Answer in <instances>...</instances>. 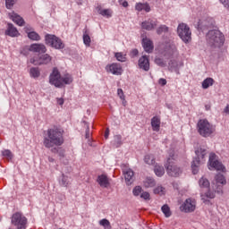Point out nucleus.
<instances>
[{
	"label": "nucleus",
	"instance_id": "nucleus-36",
	"mask_svg": "<svg viewBox=\"0 0 229 229\" xmlns=\"http://www.w3.org/2000/svg\"><path fill=\"white\" fill-rule=\"evenodd\" d=\"M27 33H28V37L30 40H36V41L40 40V36L38 35V33H37L35 31L27 32Z\"/></svg>",
	"mask_w": 229,
	"mask_h": 229
},
{
	"label": "nucleus",
	"instance_id": "nucleus-46",
	"mask_svg": "<svg viewBox=\"0 0 229 229\" xmlns=\"http://www.w3.org/2000/svg\"><path fill=\"white\" fill-rule=\"evenodd\" d=\"M167 51H168L169 55H174V53H176V51H177L176 46L170 45L169 49Z\"/></svg>",
	"mask_w": 229,
	"mask_h": 229
},
{
	"label": "nucleus",
	"instance_id": "nucleus-31",
	"mask_svg": "<svg viewBox=\"0 0 229 229\" xmlns=\"http://www.w3.org/2000/svg\"><path fill=\"white\" fill-rule=\"evenodd\" d=\"M154 173L155 174L160 177V176H164V174H165V170L164 169V166L156 165L154 168Z\"/></svg>",
	"mask_w": 229,
	"mask_h": 229
},
{
	"label": "nucleus",
	"instance_id": "nucleus-49",
	"mask_svg": "<svg viewBox=\"0 0 229 229\" xmlns=\"http://www.w3.org/2000/svg\"><path fill=\"white\" fill-rule=\"evenodd\" d=\"M155 62H156V64H157V65H160L161 67H164V61H162V59L157 58V59L155 60Z\"/></svg>",
	"mask_w": 229,
	"mask_h": 229
},
{
	"label": "nucleus",
	"instance_id": "nucleus-16",
	"mask_svg": "<svg viewBox=\"0 0 229 229\" xmlns=\"http://www.w3.org/2000/svg\"><path fill=\"white\" fill-rule=\"evenodd\" d=\"M123 174H124L126 184L131 185L135 180V174L133 173V170L130 168H124Z\"/></svg>",
	"mask_w": 229,
	"mask_h": 229
},
{
	"label": "nucleus",
	"instance_id": "nucleus-34",
	"mask_svg": "<svg viewBox=\"0 0 229 229\" xmlns=\"http://www.w3.org/2000/svg\"><path fill=\"white\" fill-rule=\"evenodd\" d=\"M30 74L31 78H38V76H40V70H38V68L32 67L30 70Z\"/></svg>",
	"mask_w": 229,
	"mask_h": 229
},
{
	"label": "nucleus",
	"instance_id": "nucleus-44",
	"mask_svg": "<svg viewBox=\"0 0 229 229\" xmlns=\"http://www.w3.org/2000/svg\"><path fill=\"white\" fill-rule=\"evenodd\" d=\"M83 42L85 46H90V36H89L88 34H84Z\"/></svg>",
	"mask_w": 229,
	"mask_h": 229
},
{
	"label": "nucleus",
	"instance_id": "nucleus-21",
	"mask_svg": "<svg viewBox=\"0 0 229 229\" xmlns=\"http://www.w3.org/2000/svg\"><path fill=\"white\" fill-rule=\"evenodd\" d=\"M97 182L100 185V187H103L104 189H106V187L110 185L108 177L105 174L98 175Z\"/></svg>",
	"mask_w": 229,
	"mask_h": 229
},
{
	"label": "nucleus",
	"instance_id": "nucleus-55",
	"mask_svg": "<svg viewBox=\"0 0 229 229\" xmlns=\"http://www.w3.org/2000/svg\"><path fill=\"white\" fill-rule=\"evenodd\" d=\"M225 114H229V105L224 109Z\"/></svg>",
	"mask_w": 229,
	"mask_h": 229
},
{
	"label": "nucleus",
	"instance_id": "nucleus-25",
	"mask_svg": "<svg viewBox=\"0 0 229 229\" xmlns=\"http://www.w3.org/2000/svg\"><path fill=\"white\" fill-rule=\"evenodd\" d=\"M155 185H157V182L155 181V179H153L151 177H147L143 181V186L145 187V189H149L151 187H155Z\"/></svg>",
	"mask_w": 229,
	"mask_h": 229
},
{
	"label": "nucleus",
	"instance_id": "nucleus-1",
	"mask_svg": "<svg viewBox=\"0 0 229 229\" xmlns=\"http://www.w3.org/2000/svg\"><path fill=\"white\" fill-rule=\"evenodd\" d=\"M64 133V129L58 127L48 129L47 131V137H45L43 140L45 148L51 149V148L62 146L64 142H65Z\"/></svg>",
	"mask_w": 229,
	"mask_h": 229
},
{
	"label": "nucleus",
	"instance_id": "nucleus-17",
	"mask_svg": "<svg viewBox=\"0 0 229 229\" xmlns=\"http://www.w3.org/2000/svg\"><path fill=\"white\" fill-rule=\"evenodd\" d=\"M138 65L142 71H149V58L146 55H142L138 61Z\"/></svg>",
	"mask_w": 229,
	"mask_h": 229
},
{
	"label": "nucleus",
	"instance_id": "nucleus-2",
	"mask_svg": "<svg viewBox=\"0 0 229 229\" xmlns=\"http://www.w3.org/2000/svg\"><path fill=\"white\" fill-rule=\"evenodd\" d=\"M223 185H226V179L225 175L218 174L215 176V180L212 182L211 188L208 189V192L201 193L202 201L206 203L208 199H214L216 192L218 194L223 192Z\"/></svg>",
	"mask_w": 229,
	"mask_h": 229
},
{
	"label": "nucleus",
	"instance_id": "nucleus-23",
	"mask_svg": "<svg viewBox=\"0 0 229 229\" xmlns=\"http://www.w3.org/2000/svg\"><path fill=\"white\" fill-rule=\"evenodd\" d=\"M142 44L146 53H151L153 51V42L149 38H143Z\"/></svg>",
	"mask_w": 229,
	"mask_h": 229
},
{
	"label": "nucleus",
	"instance_id": "nucleus-7",
	"mask_svg": "<svg viewBox=\"0 0 229 229\" xmlns=\"http://www.w3.org/2000/svg\"><path fill=\"white\" fill-rule=\"evenodd\" d=\"M177 34L185 44H189V42L192 40V32H191V28H189L185 23L178 25Z\"/></svg>",
	"mask_w": 229,
	"mask_h": 229
},
{
	"label": "nucleus",
	"instance_id": "nucleus-32",
	"mask_svg": "<svg viewBox=\"0 0 229 229\" xmlns=\"http://www.w3.org/2000/svg\"><path fill=\"white\" fill-rule=\"evenodd\" d=\"M214 85V79L207 78L202 82V89H208V87H212Z\"/></svg>",
	"mask_w": 229,
	"mask_h": 229
},
{
	"label": "nucleus",
	"instance_id": "nucleus-30",
	"mask_svg": "<svg viewBox=\"0 0 229 229\" xmlns=\"http://www.w3.org/2000/svg\"><path fill=\"white\" fill-rule=\"evenodd\" d=\"M62 87H64V85H71V83H72V76H71L70 74H66L62 77Z\"/></svg>",
	"mask_w": 229,
	"mask_h": 229
},
{
	"label": "nucleus",
	"instance_id": "nucleus-29",
	"mask_svg": "<svg viewBox=\"0 0 229 229\" xmlns=\"http://www.w3.org/2000/svg\"><path fill=\"white\" fill-rule=\"evenodd\" d=\"M199 187H201V189H208V187H210V182H208V179L205 177H202L199 181Z\"/></svg>",
	"mask_w": 229,
	"mask_h": 229
},
{
	"label": "nucleus",
	"instance_id": "nucleus-26",
	"mask_svg": "<svg viewBox=\"0 0 229 229\" xmlns=\"http://www.w3.org/2000/svg\"><path fill=\"white\" fill-rule=\"evenodd\" d=\"M135 9L138 12H142V10H144L148 13V12L151 11V7L149 6V4L148 3H146V4L138 3V4H136Z\"/></svg>",
	"mask_w": 229,
	"mask_h": 229
},
{
	"label": "nucleus",
	"instance_id": "nucleus-11",
	"mask_svg": "<svg viewBox=\"0 0 229 229\" xmlns=\"http://www.w3.org/2000/svg\"><path fill=\"white\" fill-rule=\"evenodd\" d=\"M216 153L214 152H211L209 154V169H216V171H222V173H225V171H226V168L225 167V165H223L221 162L216 160Z\"/></svg>",
	"mask_w": 229,
	"mask_h": 229
},
{
	"label": "nucleus",
	"instance_id": "nucleus-6",
	"mask_svg": "<svg viewBox=\"0 0 229 229\" xmlns=\"http://www.w3.org/2000/svg\"><path fill=\"white\" fill-rule=\"evenodd\" d=\"M197 158L192 161L191 169L193 174H198L199 167L205 162V157H207V147H200L196 151Z\"/></svg>",
	"mask_w": 229,
	"mask_h": 229
},
{
	"label": "nucleus",
	"instance_id": "nucleus-42",
	"mask_svg": "<svg viewBox=\"0 0 229 229\" xmlns=\"http://www.w3.org/2000/svg\"><path fill=\"white\" fill-rule=\"evenodd\" d=\"M16 2H17V0H5L6 8H8V10H11Z\"/></svg>",
	"mask_w": 229,
	"mask_h": 229
},
{
	"label": "nucleus",
	"instance_id": "nucleus-47",
	"mask_svg": "<svg viewBox=\"0 0 229 229\" xmlns=\"http://www.w3.org/2000/svg\"><path fill=\"white\" fill-rule=\"evenodd\" d=\"M158 83H159V85L164 87V86L167 85V81L165 79H159Z\"/></svg>",
	"mask_w": 229,
	"mask_h": 229
},
{
	"label": "nucleus",
	"instance_id": "nucleus-33",
	"mask_svg": "<svg viewBox=\"0 0 229 229\" xmlns=\"http://www.w3.org/2000/svg\"><path fill=\"white\" fill-rule=\"evenodd\" d=\"M161 210L163 212V214H165V217H171V208H169V206L167 204H165L162 208Z\"/></svg>",
	"mask_w": 229,
	"mask_h": 229
},
{
	"label": "nucleus",
	"instance_id": "nucleus-14",
	"mask_svg": "<svg viewBox=\"0 0 229 229\" xmlns=\"http://www.w3.org/2000/svg\"><path fill=\"white\" fill-rule=\"evenodd\" d=\"M106 69L107 72H111V74H114L115 76H121L123 74V66L117 63L108 64Z\"/></svg>",
	"mask_w": 229,
	"mask_h": 229
},
{
	"label": "nucleus",
	"instance_id": "nucleus-22",
	"mask_svg": "<svg viewBox=\"0 0 229 229\" xmlns=\"http://www.w3.org/2000/svg\"><path fill=\"white\" fill-rule=\"evenodd\" d=\"M97 10L99 15H102V17H106L107 19H110V17H112V13H114L112 9H103L101 6H98Z\"/></svg>",
	"mask_w": 229,
	"mask_h": 229
},
{
	"label": "nucleus",
	"instance_id": "nucleus-57",
	"mask_svg": "<svg viewBox=\"0 0 229 229\" xmlns=\"http://www.w3.org/2000/svg\"><path fill=\"white\" fill-rule=\"evenodd\" d=\"M25 31H26V33H28V28H25Z\"/></svg>",
	"mask_w": 229,
	"mask_h": 229
},
{
	"label": "nucleus",
	"instance_id": "nucleus-15",
	"mask_svg": "<svg viewBox=\"0 0 229 229\" xmlns=\"http://www.w3.org/2000/svg\"><path fill=\"white\" fill-rule=\"evenodd\" d=\"M8 17L17 26H24L25 24L24 19L15 12L9 13Z\"/></svg>",
	"mask_w": 229,
	"mask_h": 229
},
{
	"label": "nucleus",
	"instance_id": "nucleus-51",
	"mask_svg": "<svg viewBox=\"0 0 229 229\" xmlns=\"http://www.w3.org/2000/svg\"><path fill=\"white\" fill-rule=\"evenodd\" d=\"M86 139H90V128L89 127V125H86Z\"/></svg>",
	"mask_w": 229,
	"mask_h": 229
},
{
	"label": "nucleus",
	"instance_id": "nucleus-48",
	"mask_svg": "<svg viewBox=\"0 0 229 229\" xmlns=\"http://www.w3.org/2000/svg\"><path fill=\"white\" fill-rule=\"evenodd\" d=\"M220 3H222V4H224V6L229 10V0H220Z\"/></svg>",
	"mask_w": 229,
	"mask_h": 229
},
{
	"label": "nucleus",
	"instance_id": "nucleus-9",
	"mask_svg": "<svg viewBox=\"0 0 229 229\" xmlns=\"http://www.w3.org/2000/svg\"><path fill=\"white\" fill-rule=\"evenodd\" d=\"M52 60H53V57H51V55H49L48 54H44V55L30 58V62L33 65H47V64H49Z\"/></svg>",
	"mask_w": 229,
	"mask_h": 229
},
{
	"label": "nucleus",
	"instance_id": "nucleus-10",
	"mask_svg": "<svg viewBox=\"0 0 229 229\" xmlns=\"http://www.w3.org/2000/svg\"><path fill=\"white\" fill-rule=\"evenodd\" d=\"M46 44H48L52 47H55V49H63L64 43L62 42V39L57 38L55 35H49L47 34L45 37Z\"/></svg>",
	"mask_w": 229,
	"mask_h": 229
},
{
	"label": "nucleus",
	"instance_id": "nucleus-38",
	"mask_svg": "<svg viewBox=\"0 0 229 229\" xmlns=\"http://www.w3.org/2000/svg\"><path fill=\"white\" fill-rule=\"evenodd\" d=\"M114 56L118 62H125L126 61V54H123L122 52H118L114 54Z\"/></svg>",
	"mask_w": 229,
	"mask_h": 229
},
{
	"label": "nucleus",
	"instance_id": "nucleus-39",
	"mask_svg": "<svg viewBox=\"0 0 229 229\" xmlns=\"http://www.w3.org/2000/svg\"><path fill=\"white\" fill-rule=\"evenodd\" d=\"M167 31H169V28H167V26L165 25H161L157 30V35H162V33H167Z\"/></svg>",
	"mask_w": 229,
	"mask_h": 229
},
{
	"label": "nucleus",
	"instance_id": "nucleus-54",
	"mask_svg": "<svg viewBox=\"0 0 229 229\" xmlns=\"http://www.w3.org/2000/svg\"><path fill=\"white\" fill-rule=\"evenodd\" d=\"M108 135H110V130L106 129L105 133V139H108Z\"/></svg>",
	"mask_w": 229,
	"mask_h": 229
},
{
	"label": "nucleus",
	"instance_id": "nucleus-50",
	"mask_svg": "<svg viewBox=\"0 0 229 229\" xmlns=\"http://www.w3.org/2000/svg\"><path fill=\"white\" fill-rule=\"evenodd\" d=\"M137 55H139V50H137V49H132L131 51V56L133 58V57H135V56H137Z\"/></svg>",
	"mask_w": 229,
	"mask_h": 229
},
{
	"label": "nucleus",
	"instance_id": "nucleus-56",
	"mask_svg": "<svg viewBox=\"0 0 229 229\" xmlns=\"http://www.w3.org/2000/svg\"><path fill=\"white\" fill-rule=\"evenodd\" d=\"M48 162H55V158H53V157H48Z\"/></svg>",
	"mask_w": 229,
	"mask_h": 229
},
{
	"label": "nucleus",
	"instance_id": "nucleus-35",
	"mask_svg": "<svg viewBox=\"0 0 229 229\" xmlns=\"http://www.w3.org/2000/svg\"><path fill=\"white\" fill-rule=\"evenodd\" d=\"M99 225H100V226H103L105 229H112L110 221H108V219H106V218L100 220Z\"/></svg>",
	"mask_w": 229,
	"mask_h": 229
},
{
	"label": "nucleus",
	"instance_id": "nucleus-4",
	"mask_svg": "<svg viewBox=\"0 0 229 229\" xmlns=\"http://www.w3.org/2000/svg\"><path fill=\"white\" fill-rule=\"evenodd\" d=\"M165 169L168 176L176 178L182 174V168H180V166H178V165H176L174 162V153L173 151L170 153V156L167 158Z\"/></svg>",
	"mask_w": 229,
	"mask_h": 229
},
{
	"label": "nucleus",
	"instance_id": "nucleus-43",
	"mask_svg": "<svg viewBox=\"0 0 229 229\" xmlns=\"http://www.w3.org/2000/svg\"><path fill=\"white\" fill-rule=\"evenodd\" d=\"M140 198H142V199L149 200V199H151V195H150L149 192H148V191H143V192L140 194Z\"/></svg>",
	"mask_w": 229,
	"mask_h": 229
},
{
	"label": "nucleus",
	"instance_id": "nucleus-45",
	"mask_svg": "<svg viewBox=\"0 0 229 229\" xmlns=\"http://www.w3.org/2000/svg\"><path fill=\"white\" fill-rule=\"evenodd\" d=\"M140 192H142V187L140 186H136L133 191H132V193L135 195V196H139L140 194Z\"/></svg>",
	"mask_w": 229,
	"mask_h": 229
},
{
	"label": "nucleus",
	"instance_id": "nucleus-13",
	"mask_svg": "<svg viewBox=\"0 0 229 229\" xmlns=\"http://www.w3.org/2000/svg\"><path fill=\"white\" fill-rule=\"evenodd\" d=\"M49 81L51 85H55V87H62V76L60 75L58 69L54 68L52 73L50 74Z\"/></svg>",
	"mask_w": 229,
	"mask_h": 229
},
{
	"label": "nucleus",
	"instance_id": "nucleus-5",
	"mask_svg": "<svg viewBox=\"0 0 229 229\" xmlns=\"http://www.w3.org/2000/svg\"><path fill=\"white\" fill-rule=\"evenodd\" d=\"M198 131L201 137H210L216 132V126L210 123L207 119H201L198 122Z\"/></svg>",
	"mask_w": 229,
	"mask_h": 229
},
{
	"label": "nucleus",
	"instance_id": "nucleus-27",
	"mask_svg": "<svg viewBox=\"0 0 229 229\" xmlns=\"http://www.w3.org/2000/svg\"><path fill=\"white\" fill-rule=\"evenodd\" d=\"M145 164H148V165H155L156 164V158L153 154H148L144 157Z\"/></svg>",
	"mask_w": 229,
	"mask_h": 229
},
{
	"label": "nucleus",
	"instance_id": "nucleus-52",
	"mask_svg": "<svg viewBox=\"0 0 229 229\" xmlns=\"http://www.w3.org/2000/svg\"><path fill=\"white\" fill-rule=\"evenodd\" d=\"M119 3L122 4V6H123V8H128V3L126 0H119Z\"/></svg>",
	"mask_w": 229,
	"mask_h": 229
},
{
	"label": "nucleus",
	"instance_id": "nucleus-58",
	"mask_svg": "<svg viewBox=\"0 0 229 229\" xmlns=\"http://www.w3.org/2000/svg\"><path fill=\"white\" fill-rule=\"evenodd\" d=\"M52 151H54V152L56 151V148L52 149Z\"/></svg>",
	"mask_w": 229,
	"mask_h": 229
},
{
	"label": "nucleus",
	"instance_id": "nucleus-53",
	"mask_svg": "<svg viewBox=\"0 0 229 229\" xmlns=\"http://www.w3.org/2000/svg\"><path fill=\"white\" fill-rule=\"evenodd\" d=\"M57 103L60 106L64 105V98H57Z\"/></svg>",
	"mask_w": 229,
	"mask_h": 229
},
{
	"label": "nucleus",
	"instance_id": "nucleus-40",
	"mask_svg": "<svg viewBox=\"0 0 229 229\" xmlns=\"http://www.w3.org/2000/svg\"><path fill=\"white\" fill-rule=\"evenodd\" d=\"M117 95L119 96L120 99H122L123 106H126V98L122 89H118Z\"/></svg>",
	"mask_w": 229,
	"mask_h": 229
},
{
	"label": "nucleus",
	"instance_id": "nucleus-37",
	"mask_svg": "<svg viewBox=\"0 0 229 229\" xmlns=\"http://www.w3.org/2000/svg\"><path fill=\"white\" fill-rule=\"evenodd\" d=\"M2 156L4 157L7 160H12L13 158V154H12V151L10 149H5L2 151Z\"/></svg>",
	"mask_w": 229,
	"mask_h": 229
},
{
	"label": "nucleus",
	"instance_id": "nucleus-24",
	"mask_svg": "<svg viewBox=\"0 0 229 229\" xmlns=\"http://www.w3.org/2000/svg\"><path fill=\"white\" fill-rule=\"evenodd\" d=\"M151 126L153 131H160V117L154 116L151 119Z\"/></svg>",
	"mask_w": 229,
	"mask_h": 229
},
{
	"label": "nucleus",
	"instance_id": "nucleus-18",
	"mask_svg": "<svg viewBox=\"0 0 229 229\" xmlns=\"http://www.w3.org/2000/svg\"><path fill=\"white\" fill-rule=\"evenodd\" d=\"M29 51L32 53H46L47 48H46V46L43 44H32L30 46Z\"/></svg>",
	"mask_w": 229,
	"mask_h": 229
},
{
	"label": "nucleus",
	"instance_id": "nucleus-3",
	"mask_svg": "<svg viewBox=\"0 0 229 229\" xmlns=\"http://www.w3.org/2000/svg\"><path fill=\"white\" fill-rule=\"evenodd\" d=\"M207 42L210 47H222L225 45V35L219 30H210L207 34Z\"/></svg>",
	"mask_w": 229,
	"mask_h": 229
},
{
	"label": "nucleus",
	"instance_id": "nucleus-28",
	"mask_svg": "<svg viewBox=\"0 0 229 229\" xmlns=\"http://www.w3.org/2000/svg\"><path fill=\"white\" fill-rule=\"evenodd\" d=\"M154 194H157L158 196H165V187L162 185H157L154 190H153Z\"/></svg>",
	"mask_w": 229,
	"mask_h": 229
},
{
	"label": "nucleus",
	"instance_id": "nucleus-8",
	"mask_svg": "<svg viewBox=\"0 0 229 229\" xmlns=\"http://www.w3.org/2000/svg\"><path fill=\"white\" fill-rule=\"evenodd\" d=\"M11 223L16 226L17 229H26L28 219L23 216L22 213L17 212L13 215Z\"/></svg>",
	"mask_w": 229,
	"mask_h": 229
},
{
	"label": "nucleus",
	"instance_id": "nucleus-12",
	"mask_svg": "<svg viewBox=\"0 0 229 229\" xmlns=\"http://www.w3.org/2000/svg\"><path fill=\"white\" fill-rule=\"evenodd\" d=\"M182 212H194L196 210V199H187L181 206Z\"/></svg>",
	"mask_w": 229,
	"mask_h": 229
},
{
	"label": "nucleus",
	"instance_id": "nucleus-20",
	"mask_svg": "<svg viewBox=\"0 0 229 229\" xmlns=\"http://www.w3.org/2000/svg\"><path fill=\"white\" fill-rule=\"evenodd\" d=\"M5 35H8L9 37H19L20 33L17 28L13 26V24L8 23L7 30H5Z\"/></svg>",
	"mask_w": 229,
	"mask_h": 229
},
{
	"label": "nucleus",
	"instance_id": "nucleus-19",
	"mask_svg": "<svg viewBox=\"0 0 229 229\" xmlns=\"http://www.w3.org/2000/svg\"><path fill=\"white\" fill-rule=\"evenodd\" d=\"M157 21L153 20H148L141 23V27L143 30H147L148 31H151V30H155L157 28Z\"/></svg>",
	"mask_w": 229,
	"mask_h": 229
},
{
	"label": "nucleus",
	"instance_id": "nucleus-41",
	"mask_svg": "<svg viewBox=\"0 0 229 229\" xmlns=\"http://www.w3.org/2000/svg\"><path fill=\"white\" fill-rule=\"evenodd\" d=\"M60 183L63 187H67L69 185V177L63 174Z\"/></svg>",
	"mask_w": 229,
	"mask_h": 229
}]
</instances>
